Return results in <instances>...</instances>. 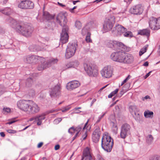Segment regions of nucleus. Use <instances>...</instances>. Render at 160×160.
<instances>
[{"label":"nucleus","instance_id":"nucleus-16","mask_svg":"<svg viewBox=\"0 0 160 160\" xmlns=\"http://www.w3.org/2000/svg\"><path fill=\"white\" fill-rule=\"evenodd\" d=\"M40 110V108L38 105L31 101L27 113L29 114L36 113H38Z\"/></svg>","mask_w":160,"mask_h":160},{"label":"nucleus","instance_id":"nucleus-24","mask_svg":"<svg viewBox=\"0 0 160 160\" xmlns=\"http://www.w3.org/2000/svg\"><path fill=\"white\" fill-rule=\"evenodd\" d=\"M123 59L122 63L130 64L133 62L134 58L132 54L125 52Z\"/></svg>","mask_w":160,"mask_h":160},{"label":"nucleus","instance_id":"nucleus-57","mask_svg":"<svg viewBox=\"0 0 160 160\" xmlns=\"http://www.w3.org/2000/svg\"><path fill=\"white\" fill-rule=\"evenodd\" d=\"M60 148V146L58 144L56 145L55 147V149L56 150H58Z\"/></svg>","mask_w":160,"mask_h":160},{"label":"nucleus","instance_id":"nucleus-25","mask_svg":"<svg viewBox=\"0 0 160 160\" xmlns=\"http://www.w3.org/2000/svg\"><path fill=\"white\" fill-rule=\"evenodd\" d=\"M46 114L45 113L39 115H38L36 116V121H37V124L38 125H40L42 123V121L44 120L45 118V116Z\"/></svg>","mask_w":160,"mask_h":160},{"label":"nucleus","instance_id":"nucleus-62","mask_svg":"<svg viewBox=\"0 0 160 160\" xmlns=\"http://www.w3.org/2000/svg\"><path fill=\"white\" fill-rule=\"evenodd\" d=\"M0 135L2 137H4L5 136V135L4 133L3 132H1L0 133Z\"/></svg>","mask_w":160,"mask_h":160},{"label":"nucleus","instance_id":"nucleus-60","mask_svg":"<svg viewBox=\"0 0 160 160\" xmlns=\"http://www.w3.org/2000/svg\"><path fill=\"white\" fill-rule=\"evenodd\" d=\"M148 62H145L143 64V66L146 67L148 66Z\"/></svg>","mask_w":160,"mask_h":160},{"label":"nucleus","instance_id":"nucleus-6","mask_svg":"<svg viewBox=\"0 0 160 160\" xmlns=\"http://www.w3.org/2000/svg\"><path fill=\"white\" fill-rule=\"evenodd\" d=\"M84 67L85 71L90 76L96 77L98 74V70L92 65L85 63Z\"/></svg>","mask_w":160,"mask_h":160},{"label":"nucleus","instance_id":"nucleus-56","mask_svg":"<svg viewBox=\"0 0 160 160\" xmlns=\"http://www.w3.org/2000/svg\"><path fill=\"white\" fill-rule=\"evenodd\" d=\"M43 144V143L42 142H40L39 143L37 147L38 148H41Z\"/></svg>","mask_w":160,"mask_h":160},{"label":"nucleus","instance_id":"nucleus-2","mask_svg":"<svg viewBox=\"0 0 160 160\" xmlns=\"http://www.w3.org/2000/svg\"><path fill=\"white\" fill-rule=\"evenodd\" d=\"M113 145V139L108 135L104 136L102 140V147L107 152H110Z\"/></svg>","mask_w":160,"mask_h":160},{"label":"nucleus","instance_id":"nucleus-4","mask_svg":"<svg viewBox=\"0 0 160 160\" xmlns=\"http://www.w3.org/2000/svg\"><path fill=\"white\" fill-rule=\"evenodd\" d=\"M115 17L113 16L107 17L104 21L103 28L106 32L111 30L115 22Z\"/></svg>","mask_w":160,"mask_h":160},{"label":"nucleus","instance_id":"nucleus-31","mask_svg":"<svg viewBox=\"0 0 160 160\" xmlns=\"http://www.w3.org/2000/svg\"><path fill=\"white\" fill-rule=\"evenodd\" d=\"M123 36L127 37H132L133 36V34L132 32L130 31H128L126 29V31L124 32L123 34Z\"/></svg>","mask_w":160,"mask_h":160},{"label":"nucleus","instance_id":"nucleus-27","mask_svg":"<svg viewBox=\"0 0 160 160\" xmlns=\"http://www.w3.org/2000/svg\"><path fill=\"white\" fill-rule=\"evenodd\" d=\"M111 124L112 126V131L115 134H117L118 132V128L117 127L116 123L114 122H111Z\"/></svg>","mask_w":160,"mask_h":160},{"label":"nucleus","instance_id":"nucleus-3","mask_svg":"<svg viewBox=\"0 0 160 160\" xmlns=\"http://www.w3.org/2000/svg\"><path fill=\"white\" fill-rule=\"evenodd\" d=\"M49 39H47V42H44V43L42 44V46L40 47L38 45H33L29 47L30 50L32 52L38 51H50L51 49V47L49 44L48 41Z\"/></svg>","mask_w":160,"mask_h":160},{"label":"nucleus","instance_id":"nucleus-51","mask_svg":"<svg viewBox=\"0 0 160 160\" xmlns=\"http://www.w3.org/2000/svg\"><path fill=\"white\" fill-rule=\"evenodd\" d=\"M87 32V30L85 28H83L82 30V33L83 35H85L86 33Z\"/></svg>","mask_w":160,"mask_h":160},{"label":"nucleus","instance_id":"nucleus-50","mask_svg":"<svg viewBox=\"0 0 160 160\" xmlns=\"http://www.w3.org/2000/svg\"><path fill=\"white\" fill-rule=\"evenodd\" d=\"M7 131L8 132L10 133H16V131L11 130V129H9L7 130Z\"/></svg>","mask_w":160,"mask_h":160},{"label":"nucleus","instance_id":"nucleus-36","mask_svg":"<svg viewBox=\"0 0 160 160\" xmlns=\"http://www.w3.org/2000/svg\"><path fill=\"white\" fill-rule=\"evenodd\" d=\"M76 27L78 29H80L81 27V23L79 21H76L75 24Z\"/></svg>","mask_w":160,"mask_h":160},{"label":"nucleus","instance_id":"nucleus-9","mask_svg":"<svg viewBox=\"0 0 160 160\" xmlns=\"http://www.w3.org/2000/svg\"><path fill=\"white\" fill-rule=\"evenodd\" d=\"M77 46V44L75 42L68 44L65 53V57L67 58H69L74 55Z\"/></svg>","mask_w":160,"mask_h":160},{"label":"nucleus","instance_id":"nucleus-13","mask_svg":"<svg viewBox=\"0 0 160 160\" xmlns=\"http://www.w3.org/2000/svg\"><path fill=\"white\" fill-rule=\"evenodd\" d=\"M61 88L59 85L52 87L49 91L50 95L51 98H58L61 95Z\"/></svg>","mask_w":160,"mask_h":160},{"label":"nucleus","instance_id":"nucleus-12","mask_svg":"<svg viewBox=\"0 0 160 160\" xmlns=\"http://www.w3.org/2000/svg\"><path fill=\"white\" fill-rule=\"evenodd\" d=\"M34 7V3L29 0L21 1L18 4V7L22 9H32Z\"/></svg>","mask_w":160,"mask_h":160},{"label":"nucleus","instance_id":"nucleus-59","mask_svg":"<svg viewBox=\"0 0 160 160\" xmlns=\"http://www.w3.org/2000/svg\"><path fill=\"white\" fill-rule=\"evenodd\" d=\"M33 120H35V121H36V116L35 117H34L32 118H31L30 120H29V121H32Z\"/></svg>","mask_w":160,"mask_h":160},{"label":"nucleus","instance_id":"nucleus-23","mask_svg":"<svg viewBox=\"0 0 160 160\" xmlns=\"http://www.w3.org/2000/svg\"><path fill=\"white\" fill-rule=\"evenodd\" d=\"M125 31H126V28L119 24L116 25L113 30L114 34L117 35H122Z\"/></svg>","mask_w":160,"mask_h":160},{"label":"nucleus","instance_id":"nucleus-28","mask_svg":"<svg viewBox=\"0 0 160 160\" xmlns=\"http://www.w3.org/2000/svg\"><path fill=\"white\" fill-rule=\"evenodd\" d=\"M144 115L146 118H152L153 116V112L152 111L147 110L144 112Z\"/></svg>","mask_w":160,"mask_h":160},{"label":"nucleus","instance_id":"nucleus-54","mask_svg":"<svg viewBox=\"0 0 160 160\" xmlns=\"http://www.w3.org/2000/svg\"><path fill=\"white\" fill-rule=\"evenodd\" d=\"M84 135L82 136V138H83V140H84L86 139V138L87 137V132L86 131L85 132Z\"/></svg>","mask_w":160,"mask_h":160},{"label":"nucleus","instance_id":"nucleus-7","mask_svg":"<svg viewBox=\"0 0 160 160\" xmlns=\"http://www.w3.org/2000/svg\"><path fill=\"white\" fill-rule=\"evenodd\" d=\"M149 26L153 30H158L160 28V17L157 18L151 17L148 22Z\"/></svg>","mask_w":160,"mask_h":160},{"label":"nucleus","instance_id":"nucleus-35","mask_svg":"<svg viewBox=\"0 0 160 160\" xmlns=\"http://www.w3.org/2000/svg\"><path fill=\"white\" fill-rule=\"evenodd\" d=\"M134 118L137 121H139L140 119V116L139 114L137 112L135 113V114H132Z\"/></svg>","mask_w":160,"mask_h":160},{"label":"nucleus","instance_id":"nucleus-43","mask_svg":"<svg viewBox=\"0 0 160 160\" xmlns=\"http://www.w3.org/2000/svg\"><path fill=\"white\" fill-rule=\"evenodd\" d=\"M148 47V45H147L145 46L143 48L141 49V51H142L143 53H144L146 52L147 50V48Z\"/></svg>","mask_w":160,"mask_h":160},{"label":"nucleus","instance_id":"nucleus-55","mask_svg":"<svg viewBox=\"0 0 160 160\" xmlns=\"http://www.w3.org/2000/svg\"><path fill=\"white\" fill-rule=\"evenodd\" d=\"M151 72V71H150L148 73L146 74L145 75V76H144V79H146V78H147L150 75V74Z\"/></svg>","mask_w":160,"mask_h":160},{"label":"nucleus","instance_id":"nucleus-40","mask_svg":"<svg viewBox=\"0 0 160 160\" xmlns=\"http://www.w3.org/2000/svg\"><path fill=\"white\" fill-rule=\"evenodd\" d=\"M11 110L9 108H4L3 109V112L4 114H7L8 113L10 112Z\"/></svg>","mask_w":160,"mask_h":160},{"label":"nucleus","instance_id":"nucleus-44","mask_svg":"<svg viewBox=\"0 0 160 160\" xmlns=\"http://www.w3.org/2000/svg\"><path fill=\"white\" fill-rule=\"evenodd\" d=\"M70 108V107L69 106H67L64 107L62 110V112H65L67 111Z\"/></svg>","mask_w":160,"mask_h":160},{"label":"nucleus","instance_id":"nucleus-42","mask_svg":"<svg viewBox=\"0 0 160 160\" xmlns=\"http://www.w3.org/2000/svg\"><path fill=\"white\" fill-rule=\"evenodd\" d=\"M131 76L129 75L122 82L121 86L123 85L125 83H126L128 81L130 78Z\"/></svg>","mask_w":160,"mask_h":160},{"label":"nucleus","instance_id":"nucleus-47","mask_svg":"<svg viewBox=\"0 0 160 160\" xmlns=\"http://www.w3.org/2000/svg\"><path fill=\"white\" fill-rule=\"evenodd\" d=\"M4 92V89L2 86H0V96L2 95Z\"/></svg>","mask_w":160,"mask_h":160},{"label":"nucleus","instance_id":"nucleus-37","mask_svg":"<svg viewBox=\"0 0 160 160\" xmlns=\"http://www.w3.org/2000/svg\"><path fill=\"white\" fill-rule=\"evenodd\" d=\"M32 83V80L31 78L27 79L26 82V85L28 86H29Z\"/></svg>","mask_w":160,"mask_h":160},{"label":"nucleus","instance_id":"nucleus-45","mask_svg":"<svg viewBox=\"0 0 160 160\" xmlns=\"http://www.w3.org/2000/svg\"><path fill=\"white\" fill-rule=\"evenodd\" d=\"M62 120V119L61 118H58L56 119H55L54 122V123L57 124L60 122Z\"/></svg>","mask_w":160,"mask_h":160},{"label":"nucleus","instance_id":"nucleus-49","mask_svg":"<svg viewBox=\"0 0 160 160\" xmlns=\"http://www.w3.org/2000/svg\"><path fill=\"white\" fill-rule=\"evenodd\" d=\"M16 121H17V120H14V119H13L12 120H10L9 122L7 123L6 124H8L10 125V124H12V123H13L15 122Z\"/></svg>","mask_w":160,"mask_h":160},{"label":"nucleus","instance_id":"nucleus-14","mask_svg":"<svg viewBox=\"0 0 160 160\" xmlns=\"http://www.w3.org/2000/svg\"><path fill=\"white\" fill-rule=\"evenodd\" d=\"M102 76L104 78H109L112 77V70L110 66L104 67L100 71Z\"/></svg>","mask_w":160,"mask_h":160},{"label":"nucleus","instance_id":"nucleus-38","mask_svg":"<svg viewBox=\"0 0 160 160\" xmlns=\"http://www.w3.org/2000/svg\"><path fill=\"white\" fill-rule=\"evenodd\" d=\"M68 132L69 133H71V134H73L76 132L75 128L73 127H71L68 129Z\"/></svg>","mask_w":160,"mask_h":160},{"label":"nucleus","instance_id":"nucleus-11","mask_svg":"<svg viewBox=\"0 0 160 160\" xmlns=\"http://www.w3.org/2000/svg\"><path fill=\"white\" fill-rule=\"evenodd\" d=\"M31 102V101L29 100H19L17 102V106L20 109L27 113Z\"/></svg>","mask_w":160,"mask_h":160},{"label":"nucleus","instance_id":"nucleus-46","mask_svg":"<svg viewBox=\"0 0 160 160\" xmlns=\"http://www.w3.org/2000/svg\"><path fill=\"white\" fill-rule=\"evenodd\" d=\"M150 160H160V156H155Z\"/></svg>","mask_w":160,"mask_h":160},{"label":"nucleus","instance_id":"nucleus-32","mask_svg":"<svg viewBox=\"0 0 160 160\" xmlns=\"http://www.w3.org/2000/svg\"><path fill=\"white\" fill-rule=\"evenodd\" d=\"M43 15L44 18L47 20H50L52 18V16L47 12H44Z\"/></svg>","mask_w":160,"mask_h":160},{"label":"nucleus","instance_id":"nucleus-19","mask_svg":"<svg viewBox=\"0 0 160 160\" xmlns=\"http://www.w3.org/2000/svg\"><path fill=\"white\" fill-rule=\"evenodd\" d=\"M143 11V9L141 4H138L131 7L130 10V13L133 14H140Z\"/></svg>","mask_w":160,"mask_h":160},{"label":"nucleus","instance_id":"nucleus-30","mask_svg":"<svg viewBox=\"0 0 160 160\" xmlns=\"http://www.w3.org/2000/svg\"><path fill=\"white\" fill-rule=\"evenodd\" d=\"M153 138L151 135H148L147 137L146 141L147 143L148 144H151L153 141Z\"/></svg>","mask_w":160,"mask_h":160},{"label":"nucleus","instance_id":"nucleus-22","mask_svg":"<svg viewBox=\"0 0 160 160\" xmlns=\"http://www.w3.org/2000/svg\"><path fill=\"white\" fill-rule=\"evenodd\" d=\"M80 83L78 81H72L68 82L67 85V88L69 90H72L79 87Z\"/></svg>","mask_w":160,"mask_h":160},{"label":"nucleus","instance_id":"nucleus-8","mask_svg":"<svg viewBox=\"0 0 160 160\" xmlns=\"http://www.w3.org/2000/svg\"><path fill=\"white\" fill-rule=\"evenodd\" d=\"M45 59L44 62H42L41 65L37 67V69L39 71H42L47 68L49 67L52 65L57 63L58 62V60L56 58H52L48 60H46Z\"/></svg>","mask_w":160,"mask_h":160},{"label":"nucleus","instance_id":"nucleus-34","mask_svg":"<svg viewBox=\"0 0 160 160\" xmlns=\"http://www.w3.org/2000/svg\"><path fill=\"white\" fill-rule=\"evenodd\" d=\"M114 42L115 41H109L107 44V45L108 46L109 48H116V45H115Z\"/></svg>","mask_w":160,"mask_h":160},{"label":"nucleus","instance_id":"nucleus-5","mask_svg":"<svg viewBox=\"0 0 160 160\" xmlns=\"http://www.w3.org/2000/svg\"><path fill=\"white\" fill-rule=\"evenodd\" d=\"M24 59L25 62L28 63H36L38 61H40L41 64H42V62H44L45 60L44 58L42 57L30 55L25 56Z\"/></svg>","mask_w":160,"mask_h":160},{"label":"nucleus","instance_id":"nucleus-1","mask_svg":"<svg viewBox=\"0 0 160 160\" xmlns=\"http://www.w3.org/2000/svg\"><path fill=\"white\" fill-rule=\"evenodd\" d=\"M12 27L15 28L17 32L22 34L26 37L30 36L33 30V28L30 26L25 24H17L15 27Z\"/></svg>","mask_w":160,"mask_h":160},{"label":"nucleus","instance_id":"nucleus-64","mask_svg":"<svg viewBox=\"0 0 160 160\" xmlns=\"http://www.w3.org/2000/svg\"><path fill=\"white\" fill-rule=\"evenodd\" d=\"M101 119L102 118L100 117H99L98 118V120L96 121V123H97L99 122L100 121Z\"/></svg>","mask_w":160,"mask_h":160},{"label":"nucleus","instance_id":"nucleus-20","mask_svg":"<svg viewBox=\"0 0 160 160\" xmlns=\"http://www.w3.org/2000/svg\"><path fill=\"white\" fill-rule=\"evenodd\" d=\"M92 159L91 149L87 147L83 150L82 160H91Z\"/></svg>","mask_w":160,"mask_h":160},{"label":"nucleus","instance_id":"nucleus-63","mask_svg":"<svg viewBox=\"0 0 160 160\" xmlns=\"http://www.w3.org/2000/svg\"><path fill=\"white\" fill-rule=\"evenodd\" d=\"M88 120L87 122L85 123V124L84 125V127H83V130L86 127V126H87V124H88Z\"/></svg>","mask_w":160,"mask_h":160},{"label":"nucleus","instance_id":"nucleus-21","mask_svg":"<svg viewBox=\"0 0 160 160\" xmlns=\"http://www.w3.org/2000/svg\"><path fill=\"white\" fill-rule=\"evenodd\" d=\"M68 30V27L63 28L61 34L60 40L63 43H65L68 41V36L67 32Z\"/></svg>","mask_w":160,"mask_h":160},{"label":"nucleus","instance_id":"nucleus-39","mask_svg":"<svg viewBox=\"0 0 160 160\" xmlns=\"http://www.w3.org/2000/svg\"><path fill=\"white\" fill-rule=\"evenodd\" d=\"M114 43H115V45H116V48H117V46L122 47L123 45V43L121 42L115 41Z\"/></svg>","mask_w":160,"mask_h":160},{"label":"nucleus","instance_id":"nucleus-48","mask_svg":"<svg viewBox=\"0 0 160 160\" xmlns=\"http://www.w3.org/2000/svg\"><path fill=\"white\" fill-rule=\"evenodd\" d=\"M81 108V107H78V108H75L74 109V111H73V113H79L80 112H81V111H78V112H77V110L78 109H80Z\"/></svg>","mask_w":160,"mask_h":160},{"label":"nucleus","instance_id":"nucleus-33","mask_svg":"<svg viewBox=\"0 0 160 160\" xmlns=\"http://www.w3.org/2000/svg\"><path fill=\"white\" fill-rule=\"evenodd\" d=\"M91 33L88 32L85 38V40L87 42H92V40L90 38Z\"/></svg>","mask_w":160,"mask_h":160},{"label":"nucleus","instance_id":"nucleus-52","mask_svg":"<svg viewBox=\"0 0 160 160\" xmlns=\"http://www.w3.org/2000/svg\"><path fill=\"white\" fill-rule=\"evenodd\" d=\"M118 89H116L114 91H113V92H111V93H112V95L113 96L118 92Z\"/></svg>","mask_w":160,"mask_h":160},{"label":"nucleus","instance_id":"nucleus-53","mask_svg":"<svg viewBox=\"0 0 160 160\" xmlns=\"http://www.w3.org/2000/svg\"><path fill=\"white\" fill-rule=\"evenodd\" d=\"M147 99H150V97L149 96L147 95L145 96L142 98V100H147Z\"/></svg>","mask_w":160,"mask_h":160},{"label":"nucleus","instance_id":"nucleus-10","mask_svg":"<svg viewBox=\"0 0 160 160\" xmlns=\"http://www.w3.org/2000/svg\"><path fill=\"white\" fill-rule=\"evenodd\" d=\"M124 52L118 51L112 52L110 55V58L113 61L122 63Z\"/></svg>","mask_w":160,"mask_h":160},{"label":"nucleus","instance_id":"nucleus-26","mask_svg":"<svg viewBox=\"0 0 160 160\" xmlns=\"http://www.w3.org/2000/svg\"><path fill=\"white\" fill-rule=\"evenodd\" d=\"M150 30L149 29H144L139 30L138 31V34L148 37L150 35Z\"/></svg>","mask_w":160,"mask_h":160},{"label":"nucleus","instance_id":"nucleus-15","mask_svg":"<svg viewBox=\"0 0 160 160\" xmlns=\"http://www.w3.org/2000/svg\"><path fill=\"white\" fill-rule=\"evenodd\" d=\"M57 21L58 23H59L60 26L62 27V28H65L66 27H68L66 25L67 20L64 14L59 13L57 17Z\"/></svg>","mask_w":160,"mask_h":160},{"label":"nucleus","instance_id":"nucleus-41","mask_svg":"<svg viewBox=\"0 0 160 160\" xmlns=\"http://www.w3.org/2000/svg\"><path fill=\"white\" fill-rule=\"evenodd\" d=\"M82 127V126L81 125L78 126L76 128H75V131L76 132H77L79 133L81 130Z\"/></svg>","mask_w":160,"mask_h":160},{"label":"nucleus","instance_id":"nucleus-17","mask_svg":"<svg viewBox=\"0 0 160 160\" xmlns=\"http://www.w3.org/2000/svg\"><path fill=\"white\" fill-rule=\"evenodd\" d=\"M130 128V125L127 124H125L122 125L120 133V136L122 138L124 139L126 137L129 133Z\"/></svg>","mask_w":160,"mask_h":160},{"label":"nucleus","instance_id":"nucleus-58","mask_svg":"<svg viewBox=\"0 0 160 160\" xmlns=\"http://www.w3.org/2000/svg\"><path fill=\"white\" fill-rule=\"evenodd\" d=\"M55 110H51L47 112H46L45 113L46 114V115L47 114H48L49 113H52L55 111Z\"/></svg>","mask_w":160,"mask_h":160},{"label":"nucleus","instance_id":"nucleus-18","mask_svg":"<svg viewBox=\"0 0 160 160\" xmlns=\"http://www.w3.org/2000/svg\"><path fill=\"white\" fill-rule=\"evenodd\" d=\"M101 132L100 128L98 127H96L92 135V141L95 143H97L99 140Z\"/></svg>","mask_w":160,"mask_h":160},{"label":"nucleus","instance_id":"nucleus-29","mask_svg":"<svg viewBox=\"0 0 160 160\" xmlns=\"http://www.w3.org/2000/svg\"><path fill=\"white\" fill-rule=\"evenodd\" d=\"M129 110L132 114H133L138 112V109L136 106L131 105L129 107Z\"/></svg>","mask_w":160,"mask_h":160},{"label":"nucleus","instance_id":"nucleus-61","mask_svg":"<svg viewBox=\"0 0 160 160\" xmlns=\"http://www.w3.org/2000/svg\"><path fill=\"white\" fill-rule=\"evenodd\" d=\"M58 4L60 6H61V7H64L65 6V5H63V4H62L59 2H58Z\"/></svg>","mask_w":160,"mask_h":160}]
</instances>
